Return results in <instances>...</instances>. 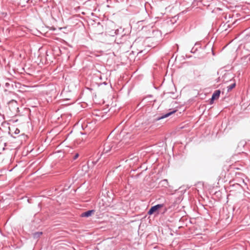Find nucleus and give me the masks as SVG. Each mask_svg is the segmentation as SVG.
I'll use <instances>...</instances> for the list:
<instances>
[{"label": "nucleus", "instance_id": "19", "mask_svg": "<svg viewBox=\"0 0 250 250\" xmlns=\"http://www.w3.org/2000/svg\"><path fill=\"white\" fill-rule=\"evenodd\" d=\"M100 157H99L96 161H93L91 162V163L92 164L93 166H94L95 165H96L97 164V163L98 161V160L100 159Z\"/></svg>", "mask_w": 250, "mask_h": 250}, {"label": "nucleus", "instance_id": "20", "mask_svg": "<svg viewBox=\"0 0 250 250\" xmlns=\"http://www.w3.org/2000/svg\"><path fill=\"white\" fill-rule=\"evenodd\" d=\"M216 99H213V97L211 96V98L209 99V103L210 104H212Z\"/></svg>", "mask_w": 250, "mask_h": 250}, {"label": "nucleus", "instance_id": "3", "mask_svg": "<svg viewBox=\"0 0 250 250\" xmlns=\"http://www.w3.org/2000/svg\"><path fill=\"white\" fill-rule=\"evenodd\" d=\"M128 36L123 34L120 37L116 38L115 42L117 44H121L124 43L127 39H128Z\"/></svg>", "mask_w": 250, "mask_h": 250}, {"label": "nucleus", "instance_id": "15", "mask_svg": "<svg viewBox=\"0 0 250 250\" xmlns=\"http://www.w3.org/2000/svg\"><path fill=\"white\" fill-rule=\"evenodd\" d=\"M246 145V142L245 141H241L238 145V147H244L245 146V145Z\"/></svg>", "mask_w": 250, "mask_h": 250}, {"label": "nucleus", "instance_id": "11", "mask_svg": "<svg viewBox=\"0 0 250 250\" xmlns=\"http://www.w3.org/2000/svg\"><path fill=\"white\" fill-rule=\"evenodd\" d=\"M160 184L162 186L166 187V188L167 187V186H168V181L167 179H164V180H162L160 182Z\"/></svg>", "mask_w": 250, "mask_h": 250}, {"label": "nucleus", "instance_id": "12", "mask_svg": "<svg viewBox=\"0 0 250 250\" xmlns=\"http://www.w3.org/2000/svg\"><path fill=\"white\" fill-rule=\"evenodd\" d=\"M79 156V153L78 152H75L71 155L70 158L72 160L74 161L76 160L78 158Z\"/></svg>", "mask_w": 250, "mask_h": 250}, {"label": "nucleus", "instance_id": "17", "mask_svg": "<svg viewBox=\"0 0 250 250\" xmlns=\"http://www.w3.org/2000/svg\"><path fill=\"white\" fill-rule=\"evenodd\" d=\"M232 186L235 187L236 188H243L242 186L238 183L233 185Z\"/></svg>", "mask_w": 250, "mask_h": 250}, {"label": "nucleus", "instance_id": "13", "mask_svg": "<svg viewBox=\"0 0 250 250\" xmlns=\"http://www.w3.org/2000/svg\"><path fill=\"white\" fill-rule=\"evenodd\" d=\"M246 31L247 32L246 37L247 38V39L250 41V27L248 28Z\"/></svg>", "mask_w": 250, "mask_h": 250}, {"label": "nucleus", "instance_id": "8", "mask_svg": "<svg viewBox=\"0 0 250 250\" xmlns=\"http://www.w3.org/2000/svg\"><path fill=\"white\" fill-rule=\"evenodd\" d=\"M221 91L220 90H215L212 94V97H213V99H218L220 95Z\"/></svg>", "mask_w": 250, "mask_h": 250}, {"label": "nucleus", "instance_id": "18", "mask_svg": "<svg viewBox=\"0 0 250 250\" xmlns=\"http://www.w3.org/2000/svg\"><path fill=\"white\" fill-rule=\"evenodd\" d=\"M194 46L197 47L198 49L201 48V43L199 42H197L195 43Z\"/></svg>", "mask_w": 250, "mask_h": 250}, {"label": "nucleus", "instance_id": "1", "mask_svg": "<svg viewBox=\"0 0 250 250\" xmlns=\"http://www.w3.org/2000/svg\"><path fill=\"white\" fill-rule=\"evenodd\" d=\"M118 147L115 143L106 142L104 144L103 151L100 155V157L103 154L108 153L110 150L115 151Z\"/></svg>", "mask_w": 250, "mask_h": 250}, {"label": "nucleus", "instance_id": "6", "mask_svg": "<svg viewBox=\"0 0 250 250\" xmlns=\"http://www.w3.org/2000/svg\"><path fill=\"white\" fill-rule=\"evenodd\" d=\"M95 212V210L93 209L88 210L85 212H83L81 214V217H88L91 216Z\"/></svg>", "mask_w": 250, "mask_h": 250}, {"label": "nucleus", "instance_id": "24", "mask_svg": "<svg viewBox=\"0 0 250 250\" xmlns=\"http://www.w3.org/2000/svg\"><path fill=\"white\" fill-rule=\"evenodd\" d=\"M242 182L245 186H247V184L245 182L243 179L242 180Z\"/></svg>", "mask_w": 250, "mask_h": 250}, {"label": "nucleus", "instance_id": "25", "mask_svg": "<svg viewBox=\"0 0 250 250\" xmlns=\"http://www.w3.org/2000/svg\"><path fill=\"white\" fill-rule=\"evenodd\" d=\"M229 19L231 18V17L230 16V14H229Z\"/></svg>", "mask_w": 250, "mask_h": 250}, {"label": "nucleus", "instance_id": "14", "mask_svg": "<svg viewBox=\"0 0 250 250\" xmlns=\"http://www.w3.org/2000/svg\"><path fill=\"white\" fill-rule=\"evenodd\" d=\"M236 85L235 83H233L227 87L228 91H229L235 87Z\"/></svg>", "mask_w": 250, "mask_h": 250}, {"label": "nucleus", "instance_id": "21", "mask_svg": "<svg viewBox=\"0 0 250 250\" xmlns=\"http://www.w3.org/2000/svg\"><path fill=\"white\" fill-rule=\"evenodd\" d=\"M245 58L246 59H248L249 61H250V55L245 56Z\"/></svg>", "mask_w": 250, "mask_h": 250}, {"label": "nucleus", "instance_id": "10", "mask_svg": "<svg viewBox=\"0 0 250 250\" xmlns=\"http://www.w3.org/2000/svg\"><path fill=\"white\" fill-rule=\"evenodd\" d=\"M90 166L88 162L87 164H85L82 166V169L83 171L86 172L88 171V169Z\"/></svg>", "mask_w": 250, "mask_h": 250}, {"label": "nucleus", "instance_id": "2", "mask_svg": "<svg viewBox=\"0 0 250 250\" xmlns=\"http://www.w3.org/2000/svg\"><path fill=\"white\" fill-rule=\"evenodd\" d=\"M21 83H16L11 81L9 82L5 83V91H11L15 90V88H20Z\"/></svg>", "mask_w": 250, "mask_h": 250}, {"label": "nucleus", "instance_id": "5", "mask_svg": "<svg viewBox=\"0 0 250 250\" xmlns=\"http://www.w3.org/2000/svg\"><path fill=\"white\" fill-rule=\"evenodd\" d=\"M176 110H172L170 112H168L164 114L163 115H162L160 117H157L155 119V121H159L161 119L167 118V117H169V116H170L171 115H172V114L176 112Z\"/></svg>", "mask_w": 250, "mask_h": 250}, {"label": "nucleus", "instance_id": "22", "mask_svg": "<svg viewBox=\"0 0 250 250\" xmlns=\"http://www.w3.org/2000/svg\"><path fill=\"white\" fill-rule=\"evenodd\" d=\"M109 35L111 36H115V35L114 34V32H111V31L109 32Z\"/></svg>", "mask_w": 250, "mask_h": 250}, {"label": "nucleus", "instance_id": "7", "mask_svg": "<svg viewBox=\"0 0 250 250\" xmlns=\"http://www.w3.org/2000/svg\"><path fill=\"white\" fill-rule=\"evenodd\" d=\"M111 32H114L115 36H116V38H117L118 37H120L121 35V33L123 32V30H122V28L117 29L116 30H111Z\"/></svg>", "mask_w": 250, "mask_h": 250}, {"label": "nucleus", "instance_id": "23", "mask_svg": "<svg viewBox=\"0 0 250 250\" xmlns=\"http://www.w3.org/2000/svg\"><path fill=\"white\" fill-rule=\"evenodd\" d=\"M15 134H18L20 133V130L18 129H16L15 132Z\"/></svg>", "mask_w": 250, "mask_h": 250}, {"label": "nucleus", "instance_id": "16", "mask_svg": "<svg viewBox=\"0 0 250 250\" xmlns=\"http://www.w3.org/2000/svg\"><path fill=\"white\" fill-rule=\"evenodd\" d=\"M198 51L197 47H195V46L192 47V48L190 50V52L191 53H195Z\"/></svg>", "mask_w": 250, "mask_h": 250}, {"label": "nucleus", "instance_id": "4", "mask_svg": "<svg viewBox=\"0 0 250 250\" xmlns=\"http://www.w3.org/2000/svg\"><path fill=\"white\" fill-rule=\"evenodd\" d=\"M164 206V204H157L156 205L152 206L149 209L147 213L149 215H152L154 213L157 212L158 209Z\"/></svg>", "mask_w": 250, "mask_h": 250}, {"label": "nucleus", "instance_id": "9", "mask_svg": "<svg viewBox=\"0 0 250 250\" xmlns=\"http://www.w3.org/2000/svg\"><path fill=\"white\" fill-rule=\"evenodd\" d=\"M42 234V231H38V232H34L32 234L33 235V237L34 238V239H38L40 237V236Z\"/></svg>", "mask_w": 250, "mask_h": 250}]
</instances>
